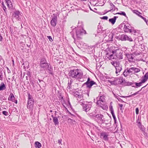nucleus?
Here are the masks:
<instances>
[{
  "label": "nucleus",
  "mask_w": 148,
  "mask_h": 148,
  "mask_svg": "<svg viewBox=\"0 0 148 148\" xmlns=\"http://www.w3.org/2000/svg\"><path fill=\"white\" fill-rule=\"evenodd\" d=\"M3 75L2 73H0V79L2 80L3 79Z\"/></svg>",
  "instance_id": "obj_51"
},
{
  "label": "nucleus",
  "mask_w": 148,
  "mask_h": 148,
  "mask_svg": "<svg viewBox=\"0 0 148 148\" xmlns=\"http://www.w3.org/2000/svg\"><path fill=\"white\" fill-rule=\"evenodd\" d=\"M105 96L103 95L100 96V97L97 98V102L100 101V102H104L105 101Z\"/></svg>",
  "instance_id": "obj_23"
},
{
  "label": "nucleus",
  "mask_w": 148,
  "mask_h": 148,
  "mask_svg": "<svg viewBox=\"0 0 148 148\" xmlns=\"http://www.w3.org/2000/svg\"><path fill=\"white\" fill-rule=\"evenodd\" d=\"M109 132H103L100 133V138L102 140L108 141L109 140Z\"/></svg>",
  "instance_id": "obj_4"
},
{
  "label": "nucleus",
  "mask_w": 148,
  "mask_h": 148,
  "mask_svg": "<svg viewBox=\"0 0 148 148\" xmlns=\"http://www.w3.org/2000/svg\"><path fill=\"white\" fill-rule=\"evenodd\" d=\"M133 70L134 73H138L140 71V69L135 67H133Z\"/></svg>",
  "instance_id": "obj_35"
},
{
  "label": "nucleus",
  "mask_w": 148,
  "mask_h": 148,
  "mask_svg": "<svg viewBox=\"0 0 148 148\" xmlns=\"http://www.w3.org/2000/svg\"><path fill=\"white\" fill-rule=\"evenodd\" d=\"M119 108L123 112L122 110V107L123 106V105L122 104H119Z\"/></svg>",
  "instance_id": "obj_44"
},
{
  "label": "nucleus",
  "mask_w": 148,
  "mask_h": 148,
  "mask_svg": "<svg viewBox=\"0 0 148 148\" xmlns=\"http://www.w3.org/2000/svg\"><path fill=\"white\" fill-rule=\"evenodd\" d=\"M147 84L145 86L143 87L142 88H141V89L139 91L137 92H136V93H134V94H133L131 95H130L129 96H123V97H132V96H134V95H136L137 94H138V92L140 91L141 90H142L143 88H144V87H145L147 85Z\"/></svg>",
  "instance_id": "obj_26"
},
{
  "label": "nucleus",
  "mask_w": 148,
  "mask_h": 148,
  "mask_svg": "<svg viewBox=\"0 0 148 148\" xmlns=\"http://www.w3.org/2000/svg\"><path fill=\"white\" fill-rule=\"evenodd\" d=\"M90 78L88 77V78L86 82L84 83V85H86L87 87L89 88H91L93 85H97V84L95 82L93 81L90 80Z\"/></svg>",
  "instance_id": "obj_5"
},
{
  "label": "nucleus",
  "mask_w": 148,
  "mask_h": 148,
  "mask_svg": "<svg viewBox=\"0 0 148 148\" xmlns=\"http://www.w3.org/2000/svg\"><path fill=\"white\" fill-rule=\"evenodd\" d=\"M108 37V39L107 40V41H113V36L112 34H110L107 37H106V38Z\"/></svg>",
  "instance_id": "obj_30"
},
{
  "label": "nucleus",
  "mask_w": 148,
  "mask_h": 148,
  "mask_svg": "<svg viewBox=\"0 0 148 148\" xmlns=\"http://www.w3.org/2000/svg\"><path fill=\"white\" fill-rule=\"evenodd\" d=\"M133 12L134 13L136 14H138L137 13L138 12L140 13L138 11L136 10H133Z\"/></svg>",
  "instance_id": "obj_49"
},
{
  "label": "nucleus",
  "mask_w": 148,
  "mask_h": 148,
  "mask_svg": "<svg viewBox=\"0 0 148 148\" xmlns=\"http://www.w3.org/2000/svg\"><path fill=\"white\" fill-rule=\"evenodd\" d=\"M96 104L104 110H106L108 109V106L106 104H102L101 102H96Z\"/></svg>",
  "instance_id": "obj_12"
},
{
  "label": "nucleus",
  "mask_w": 148,
  "mask_h": 148,
  "mask_svg": "<svg viewBox=\"0 0 148 148\" xmlns=\"http://www.w3.org/2000/svg\"><path fill=\"white\" fill-rule=\"evenodd\" d=\"M76 93H77V94H76V95H77V96L79 98V97H81V96L79 95V94H78V92H77Z\"/></svg>",
  "instance_id": "obj_57"
},
{
  "label": "nucleus",
  "mask_w": 148,
  "mask_h": 148,
  "mask_svg": "<svg viewBox=\"0 0 148 148\" xmlns=\"http://www.w3.org/2000/svg\"><path fill=\"white\" fill-rule=\"evenodd\" d=\"M111 64L114 66L115 68L120 64V63L116 61H112L111 62Z\"/></svg>",
  "instance_id": "obj_27"
},
{
  "label": "nucleus",
  "mask_w": 148,
  "mask_h": 148,
  "mask_svg": "<svg viewBox=\"0 0 148 148\" xmlns=\"http://www.w3.org/2000/svg\"><path fill=\"white\" fill-rule=\"evenodd\" d=\"M124 80L123 78L122 77H120L119 79V82L120 83H122L124 82Z\"/></svg>",
  "instance_id": "obj_40"
},
{
  "label": "nucleus",
  "mask_w": 148,
  "mask_h": 148,
  "mask_svg": "<svg viewBox=\"0 0 148 148\" xmlns=\"http://www.w3.org/2000/svg\"><path fill=\"white\" fill-rule=\"evenodd\" d=\"M110 5L111 6L110 8L111 9L107 11L106 13H107L109 12H111L114 11L115 10V7L114 5L112 3H110Z\"/></svg>",
  "instance_id": "obj_19"
},
{
  "label": "nucleus",
  "mask_w": 148,
  "mask_h": 148,
  "mask_svg": "<svg viewBox=\"0 0 148 148\" xmlns=\"http://www.w3.org/2000/svg\"><path fill=\"white\" fill-rule=\"evenodd\" d=\"M47 37L48 38V39L51 42L53 41L52 38L50 36H47Z\"/></svg>",
  "instance_id": "obj_46"
},
{
  "label": "nucleus",
  "mask_w": 148,
  "mask_h": 148,
  "mask_svg": "<svg viewBox=\"0 0 148 148\" xmlns=\"http://www.w3.org/2000/svg\"><path fill=\"white\" fill-rule=\"evenodd\" d=\"M118 17L114 16L113 18L109 19L108 21L109 22L111 23L112 24L114 25L115 23L116 19Z\"/></svg>",
  "instance_id": "obj_21"
},
{
  "label": "nucleus",
  "mask_w": 148,
  "mask_h": 148,
  "mask_svg": "<svg viewBox=\"0 0 148 148\" xmlns=\"http://www.w3.org/2000/svg\"><path fill=\"white\" fill-rule=\"evenodd\" d=\"M112 102H110V106H109V110H110V111L114 110L113 109V108L112 106Z\"/></svg>",
  "instance_id": "obj_41"
},
{
  "label": "nucleus",
  "mask_w": 148,
  "mask_h": 148,
  "mask_svg": "<svg viewBox=\"0 0 148 148\" xmlns=\"http://www.w3.org/2000/svg\"><path fill=\"white\" fill-rule=\"evenodd\" d=\"M113 118L114 119V123L115 124L116 123V119L115 116H113Z\"/></svg>",
  "instance_id": "obj_50"
},
{
  "label": "nucleus",
  "mask_w": 148,
  "mask_h": 148,
  "mask_svg": "<svg viewBox=\"0 0 148 148\" xmlns=\"http://www.w3.org/2000/svg\"><path fill=\"white\" fill-rule=\"evenodd\" d=\"M20 16L21 15L20 12L18 11L15 12L14 14L13 15V16L16 18V19H17L18 20H20Z\"/></svg>",
  "instance_id": "obj_13"
},
{
  "label": "nucleus",
  "mask_w": 148,
  "mask_h": 148,
  "mask_svg": "<svg viewBox=\"0 0 148 148\" xmlns=\"http://www.w3.org/2000/svg\"><path fill=\"white\" fill-rule=\"evenodd\" d=\"M62 140H58V143L61 144V143Z\"/></svg>",
  "instance_id": "obj_59"
},
{
  "label": "nucleus",
  "mask_w": 148,
  "mask_h": 148,
  "mask_svg": "<svg viewBox=\"0 0 148 148\" xmlns=\"http://www.w3.org/2000/svg\"><path fill=\"white\" fill-rule=\"evenodd\" d=\"M5 1L9 8H12V6L11 1L10 0H5Z\"/></svg>",
  "instance_id": "obj_25"
},
{
  "label": "nucleus",
  "mask_w": 148,
  "mask_h": 148,
  "mask_svg": "<svg viewBox=\"0 0 148 148\" xmlns=\"http://www.w3.org/2000/svg\"><path fill=\"white\" fill-rule=\"evenodd\" d=\"M28 102H30V101H34L32 96L29 93L28 94Z\"/></svg>",
  "instance_id": "obj_33"
},
{
  "label": "nucleus",
  "mask_w": 148,
  "mask_h": 148,
  "mask_svg": "<svg viewBox=\"0 0 148 148\" xmlns=\"http://www.w3.org/2000/svg\"><path fill=\"white\" fill-rule=\"evenodd\" d=\"M51 117H52L53 119V117H55L53 115H51Z\"/></svg>",
  "instance_id": "obj_64"
},
{
  "label": "nucleus",
  "mask_w": 148,
  "mask_h": 148,
  "mask_svg": "<svg viewBox=\"0 0 148 148\" xmlns=\"http://www.w3.org/2000/svg\"><path fill=\"white\" fill-rule=\"evenodd\" d=\"M72 82V80H71L70 81V82H69L68 83H69V84H71V85Z\"/></svg>",
  "instance_id": "obj_63"
},
{
  "label": "nucleus",
  "mask_w": 148,
  "mask_h": 148,
  "mask_svg": "<svg viewBox=\"0 0 148 148\" xmlns=\"http://www.w3.org/2000/svg\"><path fill=\"white\" fill-rule=\"evenodd\" d=\"M131 26L129 24L125 25L123 27V30L125 32H132V30L130 29Z\"/></svg>",
  "instance_id": "obj_11"
},
{
  "label": "nucleus",
  "mask_w": 148,
  "mask_h": 148,
  "mask_svg": "<svg viewBox=\"0 0 148 148\" xmlns=\"http://www.w3.org/2000/svg\"><path fill=\"white\" fill-rule=\"evenodd\" d=\"M68 112L70 114L71 116H75V115H74V114H72L70 112H69V111H68Z\"/></svg>",
  "instance_id": "obj_55"
},
{
  "label": "nucleus",
  "mask_w": 148,
  "mask_h": 148,
  "mask_svg": "<svg viewBox=\"0 0 148 148\" xmlns=\"http://www.w3.org/2000/svg\"><path fill=\"white\" fill-rule=\"evenodd\" d=\"M8 100L12 102H17V100H15V97L13 93H11L9 96Z\"/></svg>",
  "instance_id": "obj_14"
},
{
  "label": "nucleus",
  "mask_w": 148,
  "mask_h": 148,
  "mask_svg": "<svg viewBox=\"0 0 148 148\" xmlns=\"http://www.w3.org/2000/svg\"><path fill=\"white\" fill-rule=\"evenodd\" d=\"M126 70H127L128 71V72L129 74L130 73H133L134 71L133 70V67H132L130 69L127 68Z\"/></svg>",
  "instance_id": "obj_36"
},
{
  "label": "nucleus",
  "mask_w": 148,
  "mask_h": 148,
  "mask_svg": "<svg viewBox=\"0 0 148 148\" xmlns=\"http://www.w3.org/2000/svg\"><path fill=\"white\" fill-rule=\"evenodd\" d=\"M118 97L119 98H117V99H118V100H119V101H121V98H120L119 97Z\"/></svg>",
  "instance_id": "obj_61"
},
{
  "label": "nucleus",
  "mask_w": 148,
  "mask_h": 148,
  "mask_svg": "<svg viewBox=\"0 0 148 148\" xmlns=\"http://www.w3.org/2000/svg\"><path fill=\"white\" fill-rule=\"evenodd\" d=\"M3 9L5 11V10L6 9V7L5 6V5H3Z\"/></svg>",
  "instance_id": "obj_58"
},
{
  "label": "nucleus",
  "mask_w": 148,
  "mask_h": 148,
  "mask_svg": "<svg viewBox=\"0 0 148 148\" xmlns=\"http://www.w3.org/2000/svg\"><path fill=\"white\" fill-rule=\"evenodd\" d=\"M127 38V35H122L119 36V38L122 41L126 40V38Z\"/></svg>",
  "instance_id": "obj_24"
},
{
  "label": "nucleus",
  "mask_w": 148,
  "mask_h": 148,
  "mask_svg": "<svg viewBox=\"0 0 148 148\" xmlns=\"http://www.w3.org/2000/svg\"><path fill=\"white\" fill-rule=\"evenodd\" d=\"M69 75L70 78L77 79H81L83 75L82 71L80 70L77 69L71 70L69 73Z\"/></svg>",
  "instance_id": "obj_1"
},
{
  "label": "nucleus",
  "mask_w": 148,
  "mask_h": 148,
  "mask_svg": "<svg viewBox=\"0 0 148 148\" xmlns=\"http://www.w3.org/2000/svg\"><path fill=\"white\" fill-rule=\"evenodd\" d=\"M93 117L97 118L98 120L100 121L101 123H104L105 121L104 120L103 116L101 114H98L92 116Z\"/></svg>",
  "instance_id": "obj_8"
},
{
  "label": "nucleus",
  "mask_w": 148,
  "mask_h": 148,
  "mask_svg": "<svg viewBox=\"0 0 148 148\" xmlns=\"http://www.w3.org/2000/svg\"><path fill=\"white\" fill-rule=\"evenodd\" d=\"M86 33L85 31L82 28H78L76 29V36L77 38H81L82 36Z\"/></svg>",
  "instance_id": "obj_2"
},
{
  "label": "nucleus",
  "mask_w": 148,
  "mask_h": 148,
  "mask_svg": "<svg viewBox=\"0 0 148 148\" xmlns=\"http://www.w3.org/2000/svg\"><path fill=\"white\" fill-rule=\"evenodd\" d=\"M126 56L128 58V60L130 62L133 61L134 57L132 56V55L131 54H126Z\"/></svg>",
  "instance_id": "obj_15"
},
{
  "label": "nucleus",
  "mask_w": 148,
  "mask_h": 148,
  "mask_svg": "<svg viewBox=\"0 0 148 148\" xmlns=\"http://www.w3.org/2000/svg\"><path fill=\"white\" fill-rule=\"evenodd\" d=\"M59 98L61 101H62L63 100V97L61 95H60L59 96Z\"/></svg>",
  "instance_id": "obj_45"
},
{
  "label": "nucleus",
  "mask_w": 148,
  "mask_h": 148,
  "mask_svg": "<svg viewBox=\"0 0 148 148\" xmlns=\"http://www.w3.org/2000/svg\"><path fill=\"white\" fill-rule=\"evenodd\" d=\"M95 89L97 91H99L101 89V88L99 86H97V85H95L94 86Z\"/></svg>",
  "instance_id": "obj_39"
},
{
  "label": "nucleus",
  "mask_w": 148,
  "mask_h": 148,
  "mask_svg": "<svg viewBox=\"0 0 148 148\" xmlns=\"http://www.w3.org/2000/svg\"><path fill=\"white\" fill-rule=\"evenodd\" d=\"M143 82V81L141 80V82L139 83H137L136 82H135L134 83V84H135L136 86V87L137 88H138V87H140V86H141L142 85V84L143 83H144V82Z\"/></svg>",
  "instance_id": "obj_31"
},
{
  "label": "nucleus",
  "mask_w": 148,
  "mask_h": 148,
  "mask_svg": "<svg viewBox=\"0 0 148 148\" xmlns=\"http://www.w3.org/2000/svg\"><path fill=\"white\" fill-rule=\"evenodd\" d=\"M140 16L143 19L145 22L146 23V24H147V21L146 18H145L143 17L142 16Z\"/></svg>",
  "instance_id": "obj_52"
},
{
  "label": "nucleus",
  "mask_w": 148,
  "mask_h": 148,
  "mask_svg": "<svg viewBox=\"0 0 148 148\" xmlns=\"http://www.w3.org/2000/svg\"><path fill=\"white\" fill-rule=\"evenodd\" d=\"M102 19L104 20H107L108 17L107 16H103L101 18Z\"/></svg>",
  "instance_id": "obj_48"
},
{
  "label": "nucleus",
  "mask_w": 148,
  "mask_h": 148,
  "mask_svg": "<svg viewBox=\"0 0 148 148\" xmlns=\"http://www.w3.org/2000/svg\"><path fill=\"white\" fill-rule=\"evenodd\" d=\"M136 114H138L139 113V109L138 108H137L136 109Z\"/></svg>",
  "instance_id": "obj_47"
},
{
  "label": "nucleus",
  "mask_w": 148,
  "mask_h": 148,
  "mask_svg": "<svg viewBox=\"0 0 148 148\" xmlns=\"http://www.w3.org/2000/svg\"><path fill=\"white\" fill-rule=\"evenodd\" d=\"M81 105L82 106L83 110L86 112L89 111L90 109L91 106V105L90 104L88 103L85 104L83 102H82Z\"/></svg>",
  "instance_id": "obj_9"
},
{
  "label": "nucleus",
  "mask_w": 148,
  "mask_h": 148,
  "mask_svg": "<svg viewBox=\"0 0 148 148\" xmlns=\"http://www.w3.org/2000/svg\"><path fill=\"white\" fill-rule=\"evenodd\" d=\"M52 19L50 21V24L53 27L56 26L57 22V18L56 14H53L52 16Z\"/></svg>",
  "instance_id": "obj_6"
},
{
  "label": "nucleus",
  "mask_w": 148,
  "mask_h": 148,
  "mask_svg": "<svg viewBox=\"0 0 148 148\" xmlns=\"http://www.w3.org/2000/svg\"><path fill=\"white\" fill-rule=\"evenodd\" d=\"M35 146L36 148H40L41 147V144L38 141L35 142Z\"/></svg>",
  "instance_id": "obj_29"
},
{
  "label": "nucleus",
  "mask_w": 148,
  "mask_h": 148,
  "mask_svg": "<svg viewBox=\"0 0 148 148\" xmlns=\"http://www.w3.org/2000/svg\"><path fill=\"white\" fill-rule=\"evenodd\" d=\"M2 113L5 116H8V112L5 111H3L2 112Z\"/></svg>",
  "instance_id": "obj_42"
},
{
  "label": "nucleus",
  "mask_w": 148,
  "mask_h": 148,
  "mask_svg": "<svg viewBox=\"0 0 148 148\" xmlns=\"http://www.w3.org/2000/svg\"><path fill=\"white\" fill-rule=\"evenodd\" d=\"M47 63V62L46 59L45 58H42L40 60V64H44Z\"/></svg>",
  "instance_id": "obj_34"
},
{
  "label": "nucleus",
  "mask_w": 148,
  "mask_h": 148,
  "mask_svg": "<svg viewBox=\"0 0 148 148\" xmlns=\"http://www.w3.org/2000/svg\"><path fill=\"white\" fill-rule=\"evenodd\" d=\"M110 112H111V114L112 115V117L114 116H115V115L114 113V110L113 111H111Z\"/></svg>",
  "instance_id": "obj_53"
},
{
  "label": "nucleus",
  "mask_w": 148,
  "mask_h": 148,
  "mask_svg": "<svg viewBox=\"0 0 148 148\" xmlns=\"http://www.w3.org/2000/svg\"><path fill=\"white\" fill-rule=\"evenodd\" d=\"M144 133V135L145 136H146L147 137H148V136L147 135V133H145V132H143Z\"/></svg>",
  "instance_id": "obj_56"
},
{
  "label": "nucleus",
  "mask_w": 148,
  "mask_h": 148,
  "mask_svg": "<svg viewBox=\"0 0 148 148\" xmlns=\"http://www.w3.org/2000/svg\"><path fill=\"white\" fill-rule=\"evenodd\" d=\"M68 121H71L72 122V121H73V119H70V118H68Z\"/></svg>",
  "instance_id": "obj_60"
},
{
  "label": "nucleus",
  "mask_w": 148,
  "mask_h": 148,
  "mask_svg": "<svg viewBox=\"0 0 148 148\" xmlns=\"http://www.w3.org/2000/svg\"><path fill=\"white\" fill-rule=\"evenodd\" d=\"M139 121V120L138 119L137 121V123H138V125L139 127L140 128V130L142 131L143 132H144V131L145 130L144 128V126L142 125L140 121Z\"/></svg>",
  "instance_id": "obj_16"
},
{
  "label": "nucleus",
  "mask_w": 148,
  "mask_h": 148,
  "mask_svg": "<svg viewBox=\"0 0 148 148\" xmlns=\"http://www.w3.org/2000/svg\"><path fill=\"white\" fill-rule=\"evenodd\" d=\"M129 74L128 72V71L127 70H125L124 72H123V75L125 77H126L128 76Z\"/></svg>",
  "instance_id": "obj_37"
},
{
  "label": "nucleus",
  "mask_w": 148,
  "mask_h": 148,
  "mask_svg": "<svg viewBox=\"0 0 148 148\" xmlns=\"http://www.w3.org/2000/svg\"><path fill=\"white\" fill-rule=\"evenodd\" d=\"M116 59H121L123 58V51L119 49L113 50Z\"/></svg>",
  "instance_id": "obj_3"
},
{
  "label": "nucleus",
  "mask_w": 148,
  "mask_h": 148,
  "mask_svg": "<svg viewBox=\"0 0 148 148\" xmlns=\"http://www.w3.org/2000/svg\"><path fill=\"white\" fill-rule=\"evenodd\" d=\"M71 84L69 83H68V86L67 87V88L68 89H70L71 88Z\"/></svg>",
  "instance_id": "obj_54"
},
{
  "label": "nucleus",
  "mask_w": 148,
  "mask_h": 148,
  "mask_svg": "<svg viewBox=\"0 0 148 148\" xmlns=\"http://www.w3.org/2000/svg\"><path fill=\"white\" fill-rule=\"evenodd\" d=\"M6 87L5 84L3 83H1L0 86V91L5 89Z\"/></svg>",
  "instance_id": "obj_32"
},
{
  "label": "nucleus",
  "mask_w": 148,
  "mask_h": 148,
  "mask_svg": "<svg viewBox=\"0 0 148 148\" xmlns=\"http://www.w3.org/2000/svg\"><path fill=\"white\" fill-rule=\"evenodd\" d=\"M127 38H126V40H128L130 41H133L132 39L130 37H129L127 36Z\"/></svg>",
  "instance_id": "obj_43"
},
{
  "label": "nucleus",
  "mask_w": 148,
  "mask_h": 148,
  "mask_svg": "<svg viewBox=\"0 0 148 148\" xmlns=\"http://www.w3.org/2000/svg\"><path fill=\"white\" fill-rule=\"evenodd\" d=\"M53 122H54L55 125H58L59 124V123L58 121V119L57 117H53Z\"/></svg>",
  "instance_id": "obj_28"
},
{
  "label": "nucleus",
  "mask_w": 148,
  "mask_h": 148,
  "mask_svg": "<svg viewBox=\"0 0 148 148\" xmlns=\"http://www.w3.org/2000/svg\"><path fill=\"white\" fill-rule=\"evenodd\" d=\"M115 14H120L121 15H123L125 16H126L125 12H122V11L121 12H120L117 13Z\"/></svg>",
  "instance_id": "obj_38"
},
{
  "label": "nucleus",
  "mask_w": 148,
  "mask_h": 148,
  "mask_svg": "<svg viewBox=\"0 0 148 148\" xmlns=\"http://www.w3.org/2000/svg\"><path fill=\"white\" fill-rule=\"evenodd\" d=\"M114 51L113 50L112 51L111 53H109L106 54V57L107 58V59L112 61L116 59L115 55L114 53Z\"/></svg>",
  "instance_id": "obj_7"
},
{
  "label": "nucleus",
  "mask_w": 148,
  "mask_h": 148,
  "mask_svg": "<svg viewBox=\"0 0 148 148\" xmlns=\"http://www.w3.org/2000/svg\"><path fill=\"white\" fill-rule=\"evenodd\" d=\"M34 103L33 102H27V108L29 109V110H32L33 109Z\"/></svg>",
  "instance_id": "obj_22"
},
{
  "label": "nucleus",
  "mask_w": 148,
  "mask_h": 148,
  "mask_svg": "<svg viewBox=\"0 0 148 148\" xmlns=\"http://www.w3.org/2000/svg\"><path fill=\"white\" fill-rule=\"evenodd\" d=\"M40 66L41 68H43L44 69L48 68V70L49 71V73L50 74L52 73V72L50 70V69H51V67H50L49 68V66L47 63L40 64Z\"/></svg>",
  "instance_id": "obj_10"
},
{
  "label": "nucleus",
  "mask_w": 148,
  "mask_h": 148,
  "mask_svg": "<svg viewBox=\"0 0 148 148\" xmlns=\"http://www.w3.org/2000/svg\"><path fill=\"white\" fill-rule=\"evenodd\" d=\"M148 79V72L144 76L142 77L141 80L143 81V82L144 83L147 81Z\"/></svg>",
  "instance_id": "obj_20"
},
{
  "label": "nucleus",
  "mask_w": 148,
  "mask_h": 148,
  "mask_svg": "<svg viewBox=\"0 0 148 148\" xmlns=\"http://www.w3.org/2000/svg\"><path fill=\"white\" fill-rule=\"evenodd\" d=\"M2 38L1 36H0V41H2Z\"/></svg>",
  "instance_id": "obj_62"
},
{
  "label": "nucleus",
  "mask_w": 148,
  "mask_h": 148,
  "mask_svg": "<svg viewBox=\"0 0 148 148\" xmlns=\"http://www.w3.org/2000/svg\"><path fill=\"white\" fill-rule=\"evenodd\" d=\"M116 69V73L117 74L122 70V66L120 64L115 68Z\"/></svg>",
  "instance_id": "obj_18"
},
{
  "label": "nucleus",
  "mask_w": 148,
  "mask_h": 148,
  "mask_svg": "<svg viewBox=\"0 0 148 148\" xmlns=\"http://www.w3.org/2000/svg\"><path fill=\"white\" fill-rule=\"evenodd\" d=\"M62 104L66 109H67V107L72 108V106L70 104V102H64Z\"/></svg>",
  "instance_id": "obj_17"
}]
</instances>
